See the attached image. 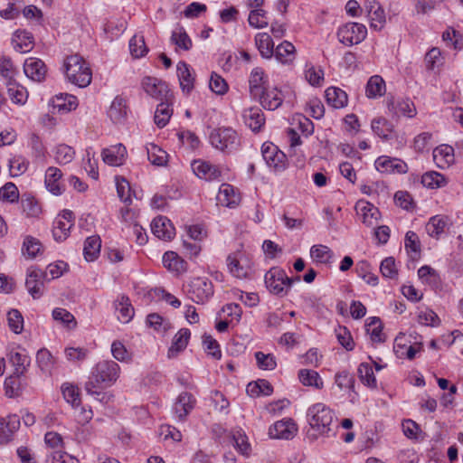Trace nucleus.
<instances>
[{"label": "nucleus", "mask_w": 463, "mask_h": 463, "mask_svg": "<svg viewBox=\"0 0 463 463\" xmlns=\"http://www.w3.org/2000/svg\"><path fill=\"white\" fill-rule=\"evenodd\" d=\"M116 375V364L112 361L99 362L85 383L89 394H99L100 391L110 386Z\"/></svg>", "instance_id": "1"}, {"label": "nucleus", "mask_w": 463, "mask_h": 463, "mask_svg": "<svg viewBox=\"0 0 463 463\" xmlns=\"http://www.w3.org/2000/svg\"><path fill=\"white\" fill-rule=\"evenodd\" d=\"M65 74L70 82L85 88L91 82L92 73L88 63L78 54L68 56L64 61Z\"/></svg>", "instance_id": "2"}, {"label": "nucleus", "mask_w": 463, "mask_h": 463, "mask_svg": "<svg viewBox=\"0 0 463 463\" xmlns=\"http://www.w3.org/2000/svg\"><path fill=\"white\" fill-rule=\"evenodd\" d=\"M211 145L225 154H231L241 146V137L232 128L220 127L213 128L210 135Z\"/></svg>", "instance_id": "3"}, {"label": "nucleus", "mask_w": 463, "mask_h": 463, "mask_svg": "<svg viewBox=\"0 0 463 463\" xmlns=\"http://www.w3.org/2000/svg\"><path fill=\"white\" fill-rule=\"evenodd\" d=\"M309 424L312 429L321 433L335 431L339 424L337 420L334 421L332 411L324 403H316L307 411Z\"/></svg>", "instance_id": "4"}, {"label": "nucleus", "mask_w": 463, "mask_h": 463, "mask_svg": "<svg viewBox=\"0 0 463 463\" xmlns=\"http://www.w3.org/2000/svg\"><path fill=\"white\" fill-rule=\"evenodd\" d=\"M264 279L268 290L279 297L287 295L294 281H300L299 276L288 278L284 269L276 267L267 271Z\"/></svg>", "instance_id": "5"}, {"label": "nucleus", "mask_w": 463, "mask_h": 463, "mask_svg": "<svg viewBox=\"0 0 463 463\" xmlns=\"http://www.w3.org/2000/svg\"><path fill=\"white\" fill-rule=\"evenodd\" d=\"M213 293V285L207 278H194L188 284L187 295L191 300L197 304H203L208 301Z\"/></svg>", "instance_id": "6"}, {"label": "nucleus", "mask_w": 463, "mask_h": 463, "mask_svg": "<svg viewBox=\"0 0 463 463\" xmlns=\"http://www.w3.org/2000/svg\"><path fill=\"white\" fill-rule=\"evenodd\" d=\"M367 35L366 27L358 23H347L339 28L337 36L339 41L346 46L362 43Z\"/></svg>", "instance_id": "7"}, {"label": "nucleus", "mask_w": 463, "mask_h": 463, "mask_svg": "<svg viewBox=\"0 0 463 463\" xmlns=\"http://www.w3.org/2000/svg\"><path fill=\"white\" fill-rule=\"evenodd\" d=\"M262 157L269 167L281 172L287 167V156L272 143H264L261 146Z\"/></svg>", "instance_id": "8"}, {"label": "nucleus", "mask_w": 463, "mask_h": 463, "mask_svg": "<svg viewBox=\"0 0 463 463\" xmlns=\"http://www.w3.org/2000/svg\"><path fill=\"white\" fill-rule=\"evenodd\" d=\"M260 92V94L254 96L253 99H258L263 109L275 110L282 105L284 96L278 88L265 86Z\"/></svg>", "instance_id": "9"}, {"label": "nucleus", "mask_w": 463, "mask_h": 463, "mask_svg": "<svg viewBox=\"0 0 463 463\" xmlns=\"http://www.w3.org/2000/svg\"><path fill=\"white\" fill-rule=\"evenodd\" d=\"M142 85L145 91L156 99L168 101L169 97L172 96L167 84L157 78L146 77Z\"/></svg>", "instance_id": "10"}, {"label": "nucleus", "mask_w": 463, "mask_h": 463, "mask_svg": "<svg viewBox=\"0 0 463 463\" xmlns=\"http://www.w3.org/2000/svg\"><path fill=\"white\" fill-rule=\"evenodd\" d=\"M376 169L384 174H405L408 172L407 164L402 159L387 156H379L375 160Z\"/></svg>", "instance_id": "11"}, {"label": "nucleus", "mask_w": 463, "mask_h": 463, "mask_svg": "<svg viewBox=\"0 0 463 463\" xmlns=\"http://www.w3.org/2000/svg\"><path fill=\"white\" fill-rule=\"evenodd\" d=\"M151 231L155 236L164 241H170L175 234V227L165 216H157L151 222Z\"/></svg>", "instance_id": "12"}, {"label": "nucleus", "mask_w": 463, "mask_h": 463, "mask_svg": "<svg viewBox=\"0 0 463 463\" xmlns=\"http://www.w3.org/2000/svg\"><path fill=\"white\" fill-rule=\"evenodd\" d=\"M24 71L28 78L34 81L41 82L45 78L47 68L41 59L30 57L24 61Z\"/></svg>", "instance_id": "13"}, {"label": "nucleus", "mask_w": 463, "mask_h": 463, "mask_svg": "<svg viewBox=\"0 0 463 463\" xmlns=\"http://www.w3.org/2000/svg\"><path fill=\"white\" fill-rule=\"evenodd\" d=\"M192 170L196 176L206 181L215 180L221 175V171L216 165L203 160H194L192 163Z\"/></svg>", "instance_id": "14"}, {"label": "nucleus", "mask_w": 463, "mask_h": 463, "mask_svg": "<svg viewBox=\"0 0 463 463\" xmlns=\"http://www.w3.org/2000/svg\"><path fill=\"white\" fill-rule=\"evenodd\" d=\"M357 214L362 216L363 222L367 226L377 224L380 212L378 208L368 202L359 201L355 204Z\"/></svg>", "instance_id": "15"}, {"label": "nucleus", "mask_w": 463, "mask_h": 463, "mask_svg": "<svg viewBox=\"0 0 463 463\" xmlns=\"http://www.w3.org/2000/svg\"><path fill=\"white\" fill-rule=\"evenodd\" d=\"M195 402L191 393L186 392L180 393L173 407L175 414L179 420L184 419L194 408Z\"/></svg>", "instance_id": "16"}, {"label": "nucleus", "mask_w": 463, "mask_h": 463, "mask_svg": "<svg viewBox=\"0 0 463 463\" xmlns=\"http://www.w3.org/2000/svg\"><path fill=\"white\" fill-rule=\"evenodd\" d=\"M61 392L64 399L71 404L75 409H80V412L84 414V419L88 420L91 418V411H86L80 407V398L79 389L71 383H63L61 385Z\"/></svg>", "instance_id": "17"}, {"label": "nucleus", "mask_w": 463, "mask_h": 463, "mask_svg": "<svg viewBox=\"0 0 463 463\" xmlns=\"http://www.w3.org/2000/svg\"><path fill=\"white\" fill-rule=\"evenodd\" d=\"M388 109L397 117L412 118L416 114L414 105L410 99H392L388 101Z\"/></svg>", "instance_id": "18"}, {"label": "nucleus", "mask_w": 463, "mask_h": 463, "mask_svg": "<svg viewBox=\"0 0 463 463\" xmlns=\"http://www.w3.org/2000/svg\"><path fill=\"white\" fill-rule=\"evenodd\" d=\"M218 201L227 207L233 208L240 203L241 196L237 190L229 184H222L219 189Z\"/></svg>", "instance_id": "19"}, {"label": "nucleus", "mask_w": 463, "mask_h": 463, "mask_svg": "<svg viewBox=\"0 0 463 463\" xmlns=\"http://www.w3.org/2000/svg\"><path fill=\"white\" fill-rule=\"evenodd\" d=\"M433 160L439 168H446L454 162V148L449 145H440L433 150Z\"/></svg>", "instance_id": "20"}, {"label": "nucleus", "mask_w": 463, "mask_h": 463, "mask_svg": "<svg viewBox=\"0 0 463 463\" xmlns=\"http://www.w3.org/2000/svg\"><path fill=\"white\" fill-rule=\"evenodd\" d=\"M244 123L254 132L260 130L265 123L263 112L259 108H250L242 114Z\"/></svg>", "instance_id": "21"}, {"label": "nucleus", "mask_w": 463, "mask_h": 463, "mask_svg": "<svg viewBox=\"0 0 463 463\" xmlns=\"http://www.w3.org/2000/svg\"><path fill=\"white\" fill-rule=\"evenodd\" d=\"M14 48L20 52H27L33 47V36L25 30H16L13 35Z\"/></svg>", "instance_id": "22"}, {"label": "nucleus", "mask_w": 463, "mask_h": 463, "mask_svg": "<svg viewBox=\"0 0 463 463\" xmlns=\"http://www.w3.org/2000/svg\"><path fill=\"white\" fill-rule=\"evenodd\" d=\"M190 335L191 332L187 328H182L175 334L172 345L168 349L167 355L169 358L177 356L180 352L186 348Z\"/></svg>", "instance_id": "23"}, {"label": "nucleus", "mask_w": 463, "mask_h": 463, "mask_svg": "<svg viewBox=\"0 0 463 463\" xmlns=\"http://www.w3.org/2000/svg\"><path fill=\"white\" fill-rule=\"evenodd\" d=\"M327 104L335 109H341L346 106L348 98L345 91L336 87H329L325 91Z\"/></svg>", "instance_id": "24"}, {"label": "nucleus", "mask_w": 463, "mask_h": 463, "mask_svg": "<svg viewBox=\"0 0 463 463\" xmlns=\"http://www.w3.org/2000/svg\"><path fill=\"white\" fill-rule=\"evenodd\" d=\"M177 76L183 92L189 94L194 89V77L190 67L185 61H179L176 66Z\"/></svg>", "instance_id": "25"}, {"label": "nucleus", "mask_w": 463, "mask_h": 463, "mask_svg": "<svg viewBox=\"0 0 463 463\" xmlns=\"http://www.w3.org/2000/svg\"><path fill=\"white\" fill-rule=\"evenodd\" d=\"M61 171L54 166H50L45 173V185L48 191L54 195L62 194V189L60 186L59 180L61 178Z\"/></svg>", "instance_id": "26"}, {"label": "nucleus", "mask_w": 463, "mask_h": 463, "mask_svg": "<svg viewBox=\"0 0 463 463\" xmlns=\"http://www.w3.org/2000/svg\"><path fill=\"white\" fill-rule=\"evenodd\" d=\"M43 273L42 270H30L26 280H25V286L31 294V296L33 298H38L42 296V289L43 283L40 280V279L43 277Z\"/></svg>", "instance_id": "27"}, {"label": "nucleus", "mask_w": 463, "mask_h": 463, "mask_svg": "<svg viewBox=\"0 0 463 463\" xmlns=\"http://www.w3.org/2000/svg\"><path fill=\"white\" fill-rule=\"evenodd\" d=\"M101 241L99 236L88 237L84 241L83 255L87 261L95 260L100 252Z\"/></svg>", "instance_id": "28"}, {"label": "nucleus", "mask_w": 463, "mask_h": 463, "mask_svg": "<svg viewBox=\"0 0 463 463\" xmlns=\"http://www.w3.org/2000/svg\"><path fill=\"white\" fill-rule=\"evenodd\" d=\"M9 359L14 367V374L17 377L23 376L31 364L30 357L19 352H11Z\"/></svg>", "instance_id": "29"}, {"label": "nucleus", "mask_w": 463, "mask_h": 463, "mask_svg": "<svg viewBox=\"0 0 463 463\" xmlns=\"http://www.w3.org/2000/svg\"><path fill=\"white\" fill-rule=\"evenodd\" d=\"M264 71L261 68H254L250 75L249 88L251 97L260 95L261 90L265 87Z\"/></svg>", "instance_id": "30"}, {"label": "nucleus", "mask_w": 463, "mask_h": 463, "mask_svg": "<svg viewBox=\"0 0 463 463\" xmlns=\"http://www.w3.org/2000/svg\"><path fill=\"white\" fill-rule=\"evenodd\" d=\"M371 128L375 135L384 140L391 138V133L393 130V125L384 118L373 119Z\"/></svg>", "instance_id": "31"}, {"label": "nucleus", "mask_w": 463, "mask_h": 463, "mask_svg": "<svg viewBox=\"0 0 463 463\" xmlns=\"http://www.w3.org/2000/svg\"><path fill=\"white\" fill-rule=\"evenodd\" d=\"M7 94L10 99L18 105L24 104L28 98V92L26 89L12 80H9L7 83Z\"/></svg>", "instance_id": "32"}, {"label": "nucleus", "mask_w": 463, "mask_h": 463, "mask_svg": "<svg viewBox=\"0 0 463 463\" xmlns=\"http://www.w3.org/2000/svg\"><path fill=\"white\" fill-rule=\"evenodd\" d=\"M448 226V217L436 215L430 219L426 225L428 234L433 238H439Z\"/></svg>", "instance_id": "33"}, {"label": "nucleus", "mask_w": 463, "mask_h": 463, "mask_svg": "<svg viewBox=\"0 0 463 463\" xmlns=\"http://www.w3.org/2000/svg\"><path fill=\"white\" fill-rule=\"evenodd\" d=\"M256 46L264 58H270L274 52V43L267 33H260L255 36Z\"/></svg>", "instance_id": "34"}, {"label": "nucleus", "mask_w": 463, "mask_h": 463, "mask_svg": "<svg viewBox=\"0 0 463 463\" xmlns=\"http://www.w3.org/2000/svg\"><path fill=\"white\" fill-rule=\"evenodd\" d=\"M366 96L375 98L383 96L385 92V82L379 75L372 76L366 84Z\"/></svg>", "instance_id": "35"}, {"label": "nucleus", "mask_w": 463, "mask_h": 463, "mask_svg": "<svg viewBox=\"0 0 463 463\" xmlns=\"http://www.w3.org/2000/svg\"><path fill=\"white\" fill-rule=\"evenodd\" d=\"M297 431V424L292 419L288 418L278 420L271 425L268 434H273V432H275V434H294Z\"/></svg>", "instance_id": "36"}, {"label": "nucleus", "mask_w": 463, "mask_h": 463, "mask_svg": "<svg viewBox=\"0 0 463 463\" xmlns=\"http://www.w3.org/2000/svg\"><path fill=\"white\" fill-rule=\"evenodd\" d=\"M276 58L282 63H289L295 59V46L284 41L275 50Z\"/></svg>", "instance_id": "37"}, {"label": "nucleus", "mask_w": 463, "mask_h": 463, "mask_svg": "<svg viewBox=\"0 0 463 463\" xmlns=\"http://www.w3.org/2000/svg\"><path fill=\"white\" fill-rule=\"evenodd\" d=\"M148 160L155 165L162 166L167 162V153L156 144H149L146 146Z\"/></svg>", "instance_id": "38"}, {"label": "nucleus", "mask_w": 463, "mask_h": 463, "mask_svg": "<svg viewBox=\"0 0 463 463\" xmlns=\"http://www.w3.org/2000/svg\"><path fill=\"white\" fill-rule=\"evenodd\" d=\"M298 378L306 386H315L317 389H321L323 387V381L316 371L301 369L298 372Z\"/></svg>", "instance_id": "39"}, {"label": "nucleus", "mask_w": 463, "mask_h": 463, "mask_svg": "<svg viewBox=\"0 0 463 463\" xmlns=\"http://www.w3.org/2000/svg\"><path fill=\"white\" fill-rule=\"evenodd\" d=\"M173 113V109L170 108L167 102H162L157 105L154 120L156 125L162 128H164L169 121L171 115Z\"/></svg>", "instance_id": "40"}, {"label": "nucleus", "mask_w": 463, "mask_h": 463, "mask_svg": "<svg viewBox=\"0 0 463 463\" xmlns=\"http://www.w3.org/2000/svg\"><path fill=\"white\" fill-rule=\"evenodd\" d=\"M135 195V192L132 190L129 182L121 176H118V197L126 204L131 203V196Z\"/></svg>", "instance_id": "41"}, {"label": "nucleus", "mask_w": 463, "mask_h": 463, "mask_svg": "<svg viewBox=\"0 0 463 463\" xmlns=\"http://www.w3.org/2000/svg\"><path fill=\"white\" fill-rule=\"evenodd\" d=\"M370 322L366 324V331L370 333L371 339L373 342L383 343L385 341L382 331L383 324L379 317H373L369 318Z\"/></svg>", "instance_id": "42"}, {"label": "nucleus", "mask_w": 463, "mask_h": 463, "mask_svg": "<svg viewBox=\"0 0 463 463\" xmlns=\"http://www.w3.org/2000/svg\"><path fill=\"white\" fill-rule=\"evenodd\" d=\"M164 266L171 271L180 272L184 269V261L174 251H166L163 256Z\"/></svg>", "instance_id": "43"}, {"label": "nucleus", "mask_w": 463, "mask_h": 463, "mask_svg": "<svg viewBox=\"0 0 463 463\" xmlns=\"http://www.w3.org/2000/svg\"><path fill=\"white\" fill-rule=\"evenodd\" d=\"M73 223H66L61 219H56L53 222L52 236L56 241H65L69 235Z\"/></svg>", "instance_id": "44"}, {"label": "nucleus", "mask_w": 463, "mask_h": 463, "mask_svg": "<svg viewBox=\"0 0 463 463\" xmlns=\"http://www.w3.org/2000/svg\"><path fill=\"white\" fill-rule=\"evenodd\" d=\"M118 305L120 306L119 313L120 317H118V320L124 324L129 323L135 316V309L130 303L128 297L122 296L120 298Z\"/></svg>", "instance_id": "45"}, {"label": "nucleus", "mask_w": 463, "mask_h": 463, "mask_svg": "<svg viewBox=\"0 0 463 463\" xmlns=\"http://www.w3.org/2000/svg\"><path fill=\"white\" fill-rule=\"evenodd\" d=\"M421 184L427 188L434 189L443 186L446 184V179L441 174L430 171L421 176Z\"/></svg>", "instance_id": "46"}, {"label": "nucleus", "mask_w": 463, "mask_h": 463, "mask_svg": "<svg viewBox=\"0 0 463 463\" xmlns=\"http://www.w3.org/2000/svg\"><path fill=\"white\" fill-rule=\"evenodd\" d=\"M75 150L73 147L61 144L55 148V160L60 165H66L73 160Z\"/></svg>", "instance_id": "47"}, {"label": "nucleus", "mask_w": 463, "mask_h": 463, "mask_svg": "<svg viewBox=\"0 0 463 463\" xmlns=\"http://www.w3.org/2000/svg\"><path fill=\"white\" fill-rule=\"evenodd\" d=\"M171 42L184 51H189L193 45L192 40L183 27L172 33Z\"/></svg>", "instance_id": "48"}, {"label": "nucleus", "mask_w": 463, "mask_h": 463, "mask_svg": "<svg viewBox=\"0 0 463 463\" xmlns=\"http://www.w3.org/2000/svg\"><path fill=\"white\" fill-rule=\"evenodd\" d=\"M129 52L130 54L136 59L141 58L147 53L148 48L146 46L143 36H132V38L129 40Z\"/></svg>", "instance_id": "49"}, {"label": "nucleus", "mask_w": 463, "mask_h": 463, "mask_svg": "<svg viewBox=\"0 0 463 463\" xmlns=\"http://www.w3.org/2000/svg\"><path fill=\"white\" fill-rule=\"evenodd\" d=\"M229 445L233 446L238 451L246 457L251 452V446L248 440V436H229Z\"/></svg>", "instance_id": "50"}, {"label": "nucleus", "mask_w": 463, "mask_h": 463, "mask_svg": "<svg viewBox=\"0 0 463 463\" xmlns=\"http://www.w3.org/2000/svg\"><path fill=\"white\" fill-rule=\"evenodd\" d=\"M311 257L319 263H328L333 257L332 250L325 245H314L310 249Z\"/></svg>", "instance_id": "51"}, {"label": "nucleus", "mask_w": 463, "mask_h": 463, "mask_svg": "<svg viewBox=\"0 0 463 463\" xmlns=\"http://www.w3.org/2000/svg\"><path fill=\"white\" fill-rule=\"evenodd\" d=\"M21 204L23 211L28 217H35L41 213V206L33 196L23 195Z\"/></svg>", "instance_id": "52"}, {"label": "nucleus", "mask_w": 463, "mask_h": 463, "mask_svg": "<svg viewBox=\"0 0 463 463\" xmlns=\"http://www.w3.org/2000/svg\"><path fill=\"white\" fill-rule=\"evenodd\" d=\"M42 247V243L39 240L32 236H27L24 241L23 253L33 259L41 252Z\"/></svg>", "instance_id": "53"}, {"label": "nucleus", "mask_w": 463, "mask_h": 463, "mask_svg": "<svg viewBox=\"0 0 463 463\" xmlns=\"http://www.w3.org/2000/svg\"><path fill=\"white\" fill-rule=\"evenodd\" d=\"M36 362L43 373H49L53 365V357L49 350L43 348L37 352Z\"/></svg>", "instance_id": "54"}, {"label": "nucleus", "mask_w": 463, "mask_h": 463, "mask_svg": "<svg viewBox=\"0 0 463 463\" xmlns=\"http://www.w3.org/2000/svg\"><path fill=\"white\" fill-rule=\"evenodd\" d=\"M358 374L363 383L371 388L376 387V378L372 367L368 364H361L358 367Z\"/></svg>", "instance_id": "55"}, {"label": "nucleus", "mask_w": 463, "mask_h": 463, "mask_svg": "<svg viewBox=\"0 0 463 463\" xmlns=\"http://www.w3.org/2000/svg\"><path fill=\"white\" fill-rule=\"evenodd\" d=\"M7 322L9 328L14 334H20L23 331L24 317L17 309H12L7 313Z\"/></svg>", "instance_id": "56"}, {"label": "nucleus", "mask_w": 463, "mask_h": 463, "mask_svg": "<svg viewBox=\"0 0 463 463\" xmlns=\"http://www.w3.org/2000/svg\"><path fill=\"white\" fill-rule=\"evenodd\" d=\"M52 317L54 320L61 322L69 328H73L77 325L73 315L64 308L56 307L53 309Z\"/></svg>", "instance_id": "57"}, {"label": "nucleus", "mask_w": 463, "mask_h": 463, "mask_svg": "<svg viewBox=\"0 0 463 463\" xmlns=\"http://www.w3.org/2000/svg\"><path fill=\"white\" fill-rule=\"evenodd\" d=\"M125 233L128 239L135 237L136 242L139 245H144L147 241V235L138 223L129 224Z\"/></svg>", "instance_id": "58"}, {"label": "nucleus", "mask_w": 463, "mask_h": 463, "mask_svg": "<svg viewBox=\"0 0 463 463\" xmlns=\"http://www.w3.org/2000/svg\"><path fill=\"white\" fill-rule=\"evenodd\" d=\"M227 265L230 272L238 279L246 278L248 275V269L241 265V262L232 255L227 258Z\"/></svg>", "instance_id": "59"}, {"label": "nucleus", "mask_w": 463, "mask_h": 463, "mask_svg": "<svg viewBox=\"0 0 463 463\" xmlns=\"http://www.w3.org/2000/svg\"><path fill=\"white\" fill-rule=\"evenodd\" d=\"M257 364L261 370H274L277 366L275 357L271 354H264L260 351L255 353Z\"/></svg>", "instance_id": "60"}, {"label": "nucleus", "mask_w": 463, "mask_h": 463, "mask_svg": "<svg viewBox=\"0 0 463 463\" xmlns=\"http://www.w3.org/2000/svg\"><path fill=\"white\" fill-rule=\"evenodd\" d=\"M250 26L254 28H264L268 25L266 12L263 9L252 10L248 18Z\"/></svg>", "instance_id": "61"}, {"label": "nucleus", "mask_w": 463, "mask_h": 463, "mask_svg": "<svg viewBox=\"0 0 463 463\" xmlns=\"http://www.w3.org/2000/svg\"><path fill=\"white\" fill-rule=\"evenodd\" d=\"M19 192L16 185L14 183H6L0 189V199L10 203L18 201Z\"/></svg>", "instance_id": "62"}, {"label": "nucleus", "mask_w": 463, "mask_h": 463, "mask_svg": "<svg viewBox=\"0 0 463 463\" xmlns=\"http://www.w3.org/2000/svg\"><path fill=\"white\" fill-rule=\"evenodd\" d=\"M419 278L427 284H437L439 277L438 272L430 266L424 265L418 270Z\"/></svg>", "instance_id": "63"}, {"label": "nucleus", "mask_w": 463, "mask_h": 463, "mask_svg": "<svg viewBox=\"0 0 463 463\" xmlns=\"http://www.w3.org/2000/svg\"><path fill=\"white\" fill-rule=\"evenodd\" d=\"M381 273L383 277L394 279L398 275V270L395 266V260L392 257L385 258L380 266Z\"/></svg>", "instance_id": "64"}]
</instances>
